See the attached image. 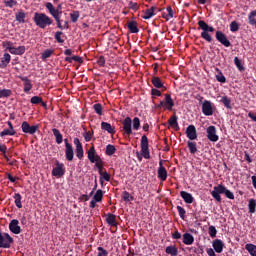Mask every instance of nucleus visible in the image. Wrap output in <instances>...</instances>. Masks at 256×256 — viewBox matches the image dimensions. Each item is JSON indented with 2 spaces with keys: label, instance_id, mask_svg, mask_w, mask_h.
I'll return each instance as SVG.
<instances>
[{
  "label": "nucleus",
  "instance_id": "7c9ffc66",
  "mask_svg": "<svg viewBox=\"0 0 256 256\" xmlns=\"http://www.w3.org/2000/svg\"><path fill=\"white\" fill-rule=\"evenodd\" d=\"M13 199L16 207L18 209H23V204L21 203V199H23V197L21 196V194L15 193L13 196Z\"/></svg>",
  "mask_w": 256,
  "mask_h": 256
},
{
  "label": "nucleus",
  "instance_id": "6e6552de",
  "mask_svg": "<svg viewBox=\"0 0 256 256\" xmlns=\"http://www.w3.org/2000/svg\"><path fill=\"white\" fill-rule=\"evenodd\" d=\"M161 11H163V9L158 8L157 6H152L143 12L142 19H151V17H155V15H157V13H161Z\"/></svg>",
  "mask_w": 256,
  "mask_h": 256
},
{
  "label": "nucleus",
  "instance_id": "bb28decb",
  "mask_svg": "<svg viewBox=\"0 0 256 256\" xmlns=\"http://www.w3.org/2000/svg\"><path fill=\"white\" fill-rule=\"evenodd\" d=\"M65 157L68 161H73V158L75 157L73 146H68L65 148Z\"/></svg>",
  "mask_w": 256,
  "mask_h": 256
},
{
  "label": "nucleus",
  "instance_id": "49530a36",
  "mask_svg": "<svg viewBox=\"0 0 256 256\" xmlns=\"http://www.w3.org/2000/svg\"><path fill=\"white\" fill-rule=\"evenodd\" d=\"M94 133H95V132H94L93 130L88 131V132L85 131V132L83 133V137H84L86 143H89V141H91V139H93Z\"/></svg>",
  "mask_w": 256,
  "mask_h": 256
},
{
  "label": "nucleus",
  "instance_id": "f257e3e1",
  "mask_svg": "<svg viewBox=\"0 0 256 256\" xmlns=\"http://www.w3.org/2000/svg\"><path fill=\"white\" fill-rule=\"evenodd\" d=\"M211 195L217 203H221V195H225L227 199H235V195L231 190H228L227 187H225L222 184H219L214 187V190L211 192Z\"/></svg>",
  "mask_w": 256,
  "mask_h": 256
},
{
  "label": "nucleus",
  "instance_id": "5701e85b",
  "mask_svg": "<svg viewBox=\"0 0 256 256\" xmlns=\"http://www.w3.org/2000/svg\"><path fill=\"white\" fill-rule=\"evenodd\" d=\"M11 63V54L4 53L1 63H0V69H5L9 64Z\"/></svg>",
  "mask_w": 256,
  "mask_h": 256
},
{
  "label": "nucleus",
  "instance_id": "9d476101",
  "mask_svg": "<svg viewBox=\"0 0 256 256\" xmlns=\"http://www.w3.org/2000/svg\"><path fill=\"white\" fill-rule=\"evenodd\" d=\"M21 129L23 133H28L29 135H35V133L39 131V125L30 126L29 122L24 121L21 124Z\"/></svg>",
  "mask_w": 256,
  "mask_h": 256
},
{
  "label": "nucleus",
  "instance_id": "dca6fc26",
  "mask_svg": "<svg viewBox=\"0 0 256 256\" xmlns=\"http://www.w3.org/2000/svg\"><path fill=\"white\" fill-rule=\"evenodd\" d=\"M87 155L90 163H95V161H100L101 156H99L95 151V146H92L89 148V150L87 151Z\"/></svg>",
  "mask_w": 256,
  "mask_h": 256
},
{
  "label": "nucleus",
  "instance_id": "20e7f679",
  "mask_svg": "<svg viewBox=\"0 0 256 256\" xmlns=\"http://www.w3.org/2000/svg\"><path fill=\"white\" fill-rule=\"evenodd\" d=\"M164 101H160L158 105H156L157 109H166L167 111H173V107H175V102L173 98H171V94H164Z\"/></svg>",
  "mask_w": 256,
  "mask_h": 256
},
{
  "label": "nucleus",
  "instance_id": "e2e57ef3",
  "mask_svg": "<svg viewBox=\"0 0 256 256\" xmlns=\"http://www.w3.org/2000/svg\"><path fill=\"white\" fill-rule=\"evenodd\" d=\"M97 249H98V256H109V252L105 250V248L99 246Z\"/></svg>",
  "mask_w": 256,
  "mask_h": 256
},
{
  "label": "nucleus",
  "instance_id": "e433bc0d",
  "mask_svg": "<svg viewBox=\"0 0 256 256\" xmlns=\"http://www.w3.org/2000/svg\"><path fill=\"white\" fill-rule=\"evenodd\" d=\"M246 251H248L249 255L256 256V245L255 244H246Z\"/></svg>",
  "mask_w": 256,
  "mask_h": 256
},
{
  "label": "nucleus",
  "instance_id": "3c124183",
  "mask_svg": "<svg viewBox=\"0 0 256 256\" xmlns=\"http://www.w3.org/2000/svg\"><path fill=\"white\" fill-rule=\"evenodd\" d=\"M11 97V90L10 89H2L0 90V99Z\"/></svg>",
  "mask_w": 256,
  "mask_h": 256
},
{
  "label": "nucleus",
  "instance_id": "5fc2aeb1",
  "mask_svg": "<svg viewBox=\"0 0 256 256\" xmlns=\"http://www.w3.org/2000/svg\"><path fill=\"white\" fill-rule=\"evenodd\" d=\"M230 31L232 33H237V31H239V23H237V21H232L230 23Z\"/></svg>",
  "mask_w": 256,
  "mask_h": 256
},
{
  "label": "nucleus",
  "instance_id": "37998d69",
  "mask_svg": "<svg viewBox=\"0 0 256 256\" xmlns=\"http://www.w3.org/2000/svg\"><path fill=\"white\" fill-rule=\"evenodd\" d=\"M256 10H253L252 12H250V14L248 15V23L249 25L255 26L256 25Z\"/></svg>",
  "mask_w": 256,
  "mask_h": 256
},
{
  "label": "nucleus",
  "instance_id": "a878e982",
  "mask_svg": "<svg viewBox=\"0 0 256 256\" xmlns=\"http://www.w3.org/2000/svg\"><path fill=\"white\" fill-rule=\"evenodd\" d=\"M52 133L55 137L57 145H61V143H63V134H61V131H59L57 128H53Z\"/></svg>",
  "mask_w": 256,
  "mask_h": 256
},
{
  "label": "nucleus",
  "instance_id": "864d4df0",
  "mask_svg": "<svg viewBox=\"0 0 256 256\" xmlns=\"http://www.w3.org/2000/svg\"><path fill=\"white\" fill-rule=\"evenodd\" d=\"M51 55H53V50L51 49H46L42 55H41V59H43V61H45V59H49V57H51Z\"/></svg>",
  "mask_w": 256,
  "mask_h": 256
},
{
  "label": "nucleus",
  "instance_id": "680f3d73",
  "mask_svg": "<svg viewBox=\"0 0 256 256\" xmlns=\"http://www.w3.org/2000/svg\"><path fill=\"white\" fill-rule=\"evenodd\" d=\"M4 5H5V7H9L10 9H13V7H15L17 5V1L7 0V1H4Z\"/></svg>",
  "mask_w": 256,
  "mask_h": 256
},
{
  "label": "nucleus",
  "instance_id": "7ed1b4c3",
  "mask_svg": "<svg viewBox=\"0 0 256 256\" xmlns=\"http://www.w3.org/2000/svg\"><path fill=\"white\" fill-rule=\"evenodd\" d=\"M33 21L40 29H45V27L53 25V19H51V17L47 16L45 13L36 12L34 14Z\"/></svg>",
  "mask_w": 256,
  "mask_h": 256
},
{
  "label": "nucleus",
  "instance_id": "b1692460",
  "mask_svg": "<svg viewBox=\"0 0 256 256\" xmlns=\"http://www.w3.org/2000/svg\"><path fill=\"white\" fill-rule=\"evenodd\" d=\"M106 223L111 227H117V216L115 214L108 213L106 215Z\"/></svg>",
  "mask_w": 256,
  "mask_h": 256
},
{
  "label": "nucleus",
  "instance_id": "79ce46f5",
  "mask_svg": "<svg viewBox=\"0 0 256 256\" xmlns=\"http://www.w3.org/2000/svg\"><path fill=\"white\" fill-rule=\"evenodd\" d=\"M93 200L97 203H101L103 201V190L99 189L94 194Z\"/></svg>",
  "mask_w": 256,
  "mask_h": 256
},
{
  "label": "nucleus",
  "instance_id": "aec40b11",
  "mask_svg": "<svg viewBox=\"0 0 256 256\" xmlns=\"http://www.w3.org/2000/svg\"><path fill=\"white\" fill-rule=\"evenodd\" d=\"M212 247L215 252L223 253V249L225 248V243H223V240H221V239H215L212 242Z\"/></svg>",
  "mask_w": 256,
  "mask_h": 256
},
{
  "label": "nucleus",
  "instance_id": "f704fd0d",
  "mask_svg": "<svg viewBox=\"0 0 256 256\" xmlns=\"http://www.w3.org/2000/svg\"><path fill=\"white\" fill-rule=\"evenodd\" d=\"M117 152V148L115 147V145L113 144H108L106 146V155H108V157H111L112 155H115V153Z\"/></svg>",
  "mask_w": 256,
  "mask_h": 256
},
{
  "label": "nucleus",
  "instance_id": "603ef678",
  "mask_svg": "<svg viewBox=\"0 0 256 256\" xmlns=\"http://www.w3.org/2000/svg\"><path fill=\"white\" fill-rule=\"evenodd\" d=\"M30 103L32 105H39V103H43V98H41L40 96H33L30 99Z\"/></svg>",
  "mask_w": 256,
  "mask_h": 256
},
{
  "label": "nucleus",
  "instance_id": "0eeeda50",
  "mask_svg": "<svg viewBox=\"0 0 256 256\" xmlns=\"http://www.w3.org/2000/svg\"><path fill=\"white\" fill-rule=\"evenodd\" d=\"M12 243H14L13 237L9 233L2 234L0 231V249H11Z\"/></svg>",
  "mask_w": 256,
  "mask_h": 256
},
{
  "label": "nucleus",
  "instance_id": "f03ea898",
  "mask_svg": "<svg viewBox=\"0 0 256 256\" xmlns=\"http://www.w3.org/2000/svg\"><path fill=\"white\" fill-rule=\"evenodd\" d=\"M198 26L199 29L202 30L200 37L204 39V41H207V43H212L213 37L209 33H215V29L213 28V26H209V24H207V22H205L204 20L198 21Z\"/></svg>",
  "mask_w": 256,
  "mask_h": 256
},
{
  "label": "nucleus",
  "instance_id": "4be33fe9",
  "mask_svg": "<svg viewBox=\"0 0 256 256\" xmlns=\"http://www.w3.org/2000/svg\"><path fill=\"white\" fill-rule=\"evenodd\" d=\"M182 239L184 245H193V243H195V237H193L191 233H184Z\"/></svg>",
  "mask_w": 256,
  "mask_h": 256
},
{
  "label": "nucleus",
  "instance_id": "c85d7f7f",
  "mask_svg": "<svg viewBox=\"0 0 256 256\" xmlns=\"http://www.w3.org/2000/svg\"><path fill=\"white\" fill-rule=\"evenodd\" d=\"M101 129L110 134L115 133V128H113V126H111L108 122H101Z\"/></svg>",
  "mask_w": 256,
  "mask_h": 256
},
{
  "label": "nucleus",
  "instance_id": "a211bd4d",
  "mask_svg": "<svg viewBox=\"0 0 256 256\" xmlns=\"http://www.w3.org/2000/svg\"><path fill=\"white\" fill-rule=\"evenodd\" d=\"M9 230L11 231V233H14V235H19V233H21V226H19V220H11L9 224Z\"/></svg>",
  "mask_w": 256,
  "mask_h": 256
},
{
  "label": "nucleus",
  "instance_id": "6ab92c4d",
  "mask_svg": "<svg viewBox=\"0 0 256 256\" xmlns=\"http://www.w3.org/2000/svg\"><path fill=\"white\" fill-rule=\"evenodd\" d=\"M158 179L160 181H167V169L163 167V160L159 161Z\"/></svg>",
  "mask_w": 256,
  "mask_h": 256
},
{
  "label": "nucleus",
  "instance_id": "09e8293b",
  "mask_svg": "<svg viewBox=\"0 0 256 256\" xmlns=\"http://www.w3.org/2000/svg\"><path fill=\"white\" fill-rule=\"evenodd\" d=\"M93 109L97 115H103V105L96 103L93 105Z\"/></svg>",
  "mask_w": 256,
  "mask_h": 256
},
{
  "label": "nucleus",
  "instance_id": "c9c22d12",
  "mask_svg": "<svg viewBox=\"0 0 256 256\" xmlns=\"http://www.w3.org/2000/svg\"><path fill=\"white\" fill-rule=\"evenodd\" d=\"M25 17H27V14H25L23 10H20L15 14V19L18 23H25Z\"/></svg>",
  "mask_w": 256,
  "mask_h": 256
},
{
  "label": "nucleus",
  "instance_id": "8fccbe9b",
  "mask_svg": "<svg viewBox=\"0 0 256 256\" xmlns=\"http://www.w3.org/2000/svg\"><path fill=\"white\" fill-rule=\"evenodd\" d=\"M234 65L237 67V69L239 71H245V67L243 66V64L241 63V61L239 60V57H235L234 58Z\"/></svg>",
  "mask_w": 256,
  "mask_h": 256
},
{
  "label": "nucleus",
  "instance_id": "13d9d810",
  "mask_svg": "<svg viewBox=\"0 0 256 256\" xmlns=\"http://www.w3.org/2000/svg\"><path fill=\"white\" fill-rule=\"evenodd\" d=\"M61 35H63L62 31H57L54 35V39H56L57 43H65V40L61 38Z\"/></svg>",
  "mask_w": 256,
  "mask_h": 256
},
{
  "label": "nucleus",
  "instance_id": "69168bd1",
  "mask_svg": "<svg viewBox=\"0 0 256 256\" xmlns=\"http://www.w3.org/2000/svg\"><path fill=\"white\" fill-rule=\"evenodd\" d=\"M55 21L58 29H64L63 24H61V16H52Z\"/></svg>",
  "mask_w": 256,
  "mask_h": 256
},
{
  "label": "nucleus",
  "instance_id": "4468645a",
  "mask_svg": "<svg viewBox=\"0 0 256 256\" xmlns=\"http://www.w3.org/2000/svg\"><path fill=\"white\" fill-rule=\"evenodd\" d=\"M123 131L128 137L133 134L132 120L131 117H126L122 121Z\"/></svg>",
  "mask_w": 256,
  "mask_h": 256
},
{
  "label": "nucleus",
  "instance_id": "774afa93",
  "mask_svg": "<svg viewBox=\"0 0 256 256\" xmlns=\"http://www.w3.org/2000/svg\"><path fill=\"white\" fill-rule=\"evenodd\" d=\"M97 65H99V67H105V56H100L97 59Z\"/></svg>",
  "mask_w": 256,
  "mask_h": 256
},
{
  "label": "nucleus",
  "instance_id": "cd10ccee",
  "mask_svg": "<svg viewBox=\"0 0 256 256\" xmlns=\"http://www.w3.org/2000/svg\"><path fill=\"white\" fill-rule=\"evenodd\" d=\"M168 123L170 125V127H172L173 129H175V131H179V123L177 122V115L174 114L169 120Z\"/></svg>",
  "mask_w": 256,
  "mask_h": 256
},
{
  "label": "nucleus",
  "instance_id": "0e129e2a",
  "mask_svg": "<svg viewBox=\"0 0 256 256\" xmlns=\"http://www.w3.org/2000/svg\"><path fill=\"white\" fill-rule=\"evenodd\" d=\"M33 89V84L30 82L24 83V93H29Z\"/></svg>",
  "mask_w": 256,
  "mask_h": 256
},
{
  "label": "nucleus",
  "instance_id": "c03bdc74",
  "mask_svg": "<svg viewBox=\"0 0 256 256\" xmlns=\"http://www.w3.org/2000/svg\"><path fill=\"white\" fill-rule=\"evenodd\" d=\"M132 128L134 129V131H139V129L141 128V120L139 119V117H135L132 120Z\"/></svg>",
  "mask_w": 256,
  "mask_h": 256
},
{
  "label": "nucleus",
  "instance_id": "6e6d98bb",
  "mask_svg": "<svg viewBox=\"0 0 256 256\" xmlns=\"http://www.w3.org/2000/svg\"><path fill=\"white\" fill-rule=\"evenodd\" d=\"M208 233L212 238L217 237V228H215V226H209Z\"/></svg>",
  "mask_w": 256,
  "mask_h": 256
},
{
  "label": "nucleus",
  "instance_id": "de8ad7c7",
  "mask_svg": "<svg viewBox=\"0 0 256 256\" xmlns=\"http://www.w3.org/2000/svg\"><path fill=\"white\" fill-rule=\"evenodd\" d=\"M79 17H81V14L79 13V11H73L72 13H70V19L72 23H77V21L79 20Z\"/></svg>",
  "mask_w": 256,
  "mask_h": 256
},
{
  "label": "nucleus",
  "instance_id": "473e14b6",
  "mask_svg": "<svg viewBox=\"0 0 256 256\" xmlns=\"http://www.w3.org/2000/svg\"><path fill=\"white\" fill-rule=\"evenodd\" d=\"M165 253H167V255L177 256V254L179 253V250H177L175 246L170 245L166 247Z\"/></svg>",
  "mask_w": 256,
  "mask_h": 256
},
{
  "label": "nucleus",
  "instance_id": "1a4fd4ad",
  "mask_svg": "<svg viewBox=\"0 0 256 256\" xmlns=\"http://www.w3.org/2000/svg\"><path fill=\"white\" fill-rule=\"evenodd\" d=\"M215 37L216 41H218V43H221V45H223L224 47H231V41H229L227 35L221 30L216 31Z\"/></svg>",
  "mask_w": 256,
  "mask_h": 256
},
{
  "label": "nucleus",
  "instance_id": "423d86ee",
  "mask_svg": "<svg viewBox=\"0 0 256 256\" xmlns=\"http://www.w3.org/2000/svg\"><path fill=\"white\" fill-rule=\"evenodd\" d=\"M140 147L142 157H144V159H151V153L149 152V139L146 135L141 137Z\"/></svg>",
  "mask_w": 256,
  "mask_h": 256
},
{
  "label": "nucleus",
  "instance_id": "393cba45",
  "mask_svg": "<svg viewBox=\"0 0 256 256\" xmlns=\"http://www.w3.org/2000/svg\"><path fill=\"white\" fill-rule=\"evenodd\" d=\"M180 197H182L183 201H185L189 205H191V203H193V201H194L193 195H191V193H189L187 191H181Z\"/></svg>",
  "mask_w": 256,
  "mask_h": 256
},
{
  "label": "nucleus",
  "instance_id": "58836bf2",
  "mask_svg": "<svg viewBox=\"0 0 256 256\" xmlns=\"http://www.w3.org/2000/svg\"><path fill=\"white\" fill-rule=\"evenodd\" d=\"M187 147H188L191 155H195V153H197V143L188 141Z\"/></svg>",
  "mask_w": 256,
  "mask_h": 256
},
{
  "label": "nucleus",
  "instance_id": "a18cd8bd",
  "mask_svg": "<svg viewBox=\"0 0 256 256\" xmlns=\"http://www.w3.org/2000/svg\"><path fill=\"white\" fill-rule=\"evenodd\" d=\"M15 129H4L2 132H0V137H5L9 135L10 137H13V135H16Z\"/></svg>",
  "mask_w": 256,
  "mask_h": 256
},
{
  "label": "nucleus",
  "instance_id": "f3484780",
  "mask_svg": "<svg viewBox=\"0 0 256 256\" xmlns=\"http://www.w3.org/2000/svg\"><path fill=\"white\" fill-rule=\"evenodd\" d=\"M186 137H188L190 141H195V139H197V128H195V125H189L186 128Z\"/></svg>",
  "mask_w": 256,
  "mask_h": 256
},
{
  "label": "nucleus",
  "instance_id": "72a5a7b5",
  "mask_svg": "<svg viewBox=\"0 0 256 256\" xmlns=\"http://www.w3.org/2000/svg\"><path fill=\"white\" fill-rule=\"evenodd\" d=\"M220 103H222L226 109H233L231 106V98H229V96H222Z\"/></svg>",
  "mask_w": 256,
  "mask_h": 256
},
{
  "label": "nucleus",
  "instance_id": "a19ab883",
  "mask_svg": "<svg viewBox=\"0 0 256 256\" xmlns=\"http://www.w3.org/2000/svg\"><path fill=\"white\" fill-rule=\"evenodd\" d=\"M166 11L168 14L165 15V13H163L162 14L163 19H166V21L173 19V8H171V6H167Z\"/></svg>",
  "mask_w": 256,
  "mask_h": 256
},
{
  "label": "nucleus",
  "instance_id": "f8f14e48",
  "mask_svg": "<svg viewBox=\"0 0 256 256\" xmlns=\"http://www.w3.org/2000/svg\"><path fill=\"white\" fill-rule=\"evenodd\" d=\"M202 113L206 115V117H211L213 115V103L209 100H204L202 103Z\"/></svg>",
  "mask_w": 256,
  "mask_h": 256
},
{
  "label": "nucleus",
  "instance_id": "ddd939ff",
  "mask_svg": "<svg viewBox=\"0 0 256 256\" xmlns=\"http://www.w3.org/2000/svg\"><path fill=\"white\" fill-rule=\"evenodd\" d=\"M65 165L56 161V167L52 169V176L53 177H63L65 175Z\"/></svg>",
  "mask_w": 256,
  "mask_h": 256
},
{
  "label": "nucleus",
  "instance_id": "ea45409f",
  "mask_svg": "<svg viewBox=\"0 0 256 256\" xmlns=\"http://www.w3.org/2000/svg\"><path fill=\"white\" fill-rule=\"evenodd\" d=\"M122 199L123 201H125L126 203H129L131 201H135V197H133L128 191H124L122 193Z\"/></svg>",
  "mask_w": 256,
  "mask_h": 256
},
{
  "label": "nucleus",
  "instance_id": "4d7b16f0",
  "mask_svg": "<svg viewBox=\"0 0 256 256\" xmlns=\"http://www.w3.org/2000/svg\"><path fill=\"white\" fill-rule=\"evenodd\" d=\"M216 80L219 83H227V78H225V75H223V72H219V74L216 75Z\"/></svg>",
  "mask_w": 256,
  "mask_h": 256
},
{
  "label": "nucleus",
  "instance_id": "bf43d9fd",
  "mask_svg": "<svg viewBox=\"0 0 256 256\" xmlns=\"http://www.w3.org/2000/svg\"><path fill=\"white\" fill-rule=\"evenodd\" d=\"M94 163L98 169V173H102L103 172V160L101 159V157H100V160L95 161Z\"/></svg>",
  "mask_w": 256,
  "mask_h": 256
},
{
  "label": "nucleus",
  "instance_id": "412c9836",
  "mask_svg": "<svg viewBox=\"0 0 256 256\" xmlns=\"http://www.w3.org/2000/svg\"><path fill=\"white\" fill-rule=\"evenodd\" d=\"M151 83H152L153 87H155V89H164V90L167 89L163 85V81L161 80V78H159L158 76H153L151 79Z\"/></svg>",
  "mask_w": 256,
  "mask_h": 256
},
{
  "label": "nucleus",
  "instance_id": "4c0bfd02",
  "mask_svg": "<svg viewBox=\"0 0 256 256\" xmlns=\"http://www.w3.org/2000/svg\"><path fill=\"white\" fill-rule=\"evenodd\" d=\"M99 175H100L101 185H103V180L104 181H111V175L109 173H107V170H105L104 172L102 171L101 173H99Z\"/></svg>",
  "mask_w": 256,
  "mask_h": 256
},
{
  "label": "nucleus",
  "instance_id": "2f4dec72",
  "mask_svg": "<svg viewBox=\"0 0 256 256\" xmlns=\"http://www.w3.org/2000/svg\"><path fill=\"white\" fill-rule=\"evenodd\" d=\"M127 28L129 29L130 33H138L139 28L137 27V21H129Z\"/></svg>",
  "mask_w": 256,
  "mask_h": 256
},
{
  "label": "nucleus",
  "instance_id": "9b49d317",
  "mask_svg": "<svg viewBox=\"0 0 256 256\" xmlns=\"http://www.w3.org/2000/svg\"><path fill=\"white\" fill-rule=\"evenodd\" d=\"M207 139L212 141V143H217L219 141V136L217 135V128L215 126H209L206 130Z\"/></svg>",
  "mask_w": 256,
  "mask_h": 256
},
{
  "label": "nucleus",
  "instance_id": "052dcab7",
  "mask_svg": "<svg viewBox=\"0 0 256 256\" xmlns=\"http://www.w3.org/2000/svg\"><path fill=\"white\" fill-rule=\"evenodd\" d=\"M176 209L179 213V217L182 218L183 220H185V213H187V211H185V208H183L181 206H177Z\"/></svg>",
  "mask_w": 256,
  "mask_h": 256
},
{
  "label": "nucleus",
  "instance_id": "338daca9",
  "mask_svg": "<svg viewBox=\"0 0 256 256\" xmlns=\"http://www.w3.org/2000/svg\"><path fill=\"white\" fill-rule=\"evenodd\" d=\"M151 96L152 97H161V92L157 88H152L151 89Z\"/></svg>",
  "mask_w": 256,
  "mask_h": 256
},
{
  "label": "nucleus",
  "instance_id": "c756f323",
  "mask_svg": "<svg viewBox=\"0 0 256 256\" xmlns=\"http://www.w3.org/2000/svg\"><path fill=\"white\" fill-rule=\"evenodd\" d=\"M255 211H256V200H255V198H251L248 201V213L253 215V213H255Z\"/></svg>",
  "mask_w": 256,
  "mask_h": 256
},
{
  "label": "nucleus",
  "instance_id": "2eb2a0df",
  "mask_svg": "<svg viewBox=\"0 0 256 256\" xmlns=\"http://www.w3.org/2000/svg\"><path fill=\"white\" fill-rule=\"evenodd\" d=\"M74 145H76V157L80 159V161L85 157V152L83 151V144L79 140V138H74Z\"/></svg>",
  "mask_w": 256,
  "mask_h": 256
},
{
  "label": "nucleus",
  "instance_id": "39448f33",
  "mask_svg": "<svg viewBox=\"0 0 256 256\" xmlns=\"http://www.w3.org/2000/svg\"><path fill=\"white\" fill-rule=\"evenodd\" d=\"M45 7L52 17H61L63 15V3L58 4L55 8L51 2H47Z\"/></svg>",
  "mask_w": 256,
  "mask_h": 256
}]
</instances>
